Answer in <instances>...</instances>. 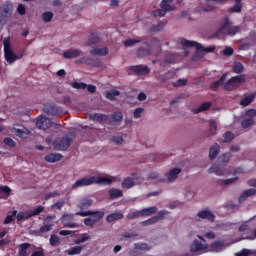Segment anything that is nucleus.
Listing matches in <instances>:
<instances>
[{"label":"nucleus","instance_id":"f257e3e1","mask_svg":"<svg viewBox=\"0 0 256 256\" xmlns=\"http://www.w3.org/2000/svg\"><path fill=\"white\" fill-rule=\"evenodd\" d=\"M97 185H111L113 180L111 178L103 177V176H91V177H84L77 180L73 185L72 189H77V187H87L93 184Z\"/></svg>","mask_w":256,"mask_h":256},{"label":"nucleus","instance_id":"f03ea898","mask_svg":"<svg viewBox=\"0 0 256 256\" xmlns=\"http://www.w3.org/2000/svg\"><path fill=\"white\" fill-rule=\"evenodd\" d=\"M144 45H146V48L140 47L137 50V57L139 59L149 57L151 49H156L159 53L161 51V40L159 38H151L149 41H145Z\"/></svg>","mask_w":256,"mask_h":256},{"label":"nucleus","instance_id":"7ed1b4c3","mask_svg":"<svg viewBox=\"0 0 256 256\" xmlns=\"http://www.w3.org/2000/svg\"><path fill=\"white\" fill-rule=\"evenodd\" d=\"M3 45H4V57L7 63H9V65H13L15 61H18V59H21L25 56V51H21L18 54H15V52H13V48L11 47V42L9 38H5L3 40Z\"/></svg>","mask_w":256,"mask_h":256},{"label":"nucleus","instance_id":"20e7f679","mask_svg":"<svg viewBox=\"0 0 256 256\" xmlns=\"http://www.w3.org/2000/svg\"><path fill=\"white\" fill-rule=\"evenodd\" d=\"M229 35L233 37V35H237V33H241V26H233V22L229 20V18L224 19V23L220 27V29L215 33V37H219L220 35Z\"/></svg>","mask_w":256,"mask_h":256},{"label":"nucleus","instance_id":"39448f33","mask_svg":"<svg viewBox=\"0 0 256 256\" xmlns=\"http://www.w3.org/2000/svg\"><path fill=\"white\" fill-rule=\"evenodd\" d=\"M75 141V134L68 133L65 134L60 140H55L53 142V147L55 151H67Z\"/></svg>","mask_w":256,"mask_h":256},{"label":"nucleus","instance_id":"423d86ee","mask_svg":"<svg viewBox=\"0 0 256 256\" xmlns=\"http://www.w3.org/2000/svg\"><path fill=\"white\" fill-rule=\"evenodd\" d=\"M245 81H247V78L243 74L238 76H233L228 81L224 82L223 90L235 91V89H239V87H241V85H243Z\"/></svg>","mask_w":256,"mask_h":256},{"label":"nucleus","instance_id":"0eeeda50","mask_svg":"<svg viewBox=\"0 0 256 256\" xmlns=\"http://www.w3.org/2000/svg\"><path fill=\"white\" fill-rule=\"evenodd\" d=\"M199 240H193L190 245V253H205V251H209V244H207V240L203 238V236H197Z\"/></svg>","mask_w":256,"mask_h":256},{"label":"nucleus","instance_id":"6e6552de","mask_svg":"<svg viewBox=\"0 0 256 256\" xmlns=\"http://www.w3.org/2000/svg\"><path fill=\"white\" fill-rule=\"evenodd\" d=\"M43 112L46 115H50L52 117H61V115H63V108H61L57 104L51 102V103L44 104Z\"/></svg>","mask_w":256,"mask_h":256},{"label":"nucleus","instance_id":"1a4fd4ad","mask_svg":"<svg viewBox=\"0 0 256 256\" xmlns=\"http://www.w3.org/2000/svg\"><path fill=\"white\" fill-rule=\"evenodd\" d=\"M76 215L79 217H89L92 216V219L94 222H98L101 221V219H103V217H105V212H101V211H80V212H76Z\"/></svg>","mask_w":256,"mask_h":256},{"label":"nucleus","instance_id":"9d476101","mask_svg":"<svg viewBox=\"0 0 256 256\" xmlns=\"http://www.w3.org/2000/svg\"><path fill=\"white\" fill-rule=\"evenodd\" d=\"M208 173H214L218 177H223L224 175H229V169L222 166V164L216 162L208 169Z\"/></svg>","mask_w":256,"mask_h":256},{"label":"nucleus","instance_id":"9b49d317","mask_svg":"<svg viewBox=\"0 0 256 256\" xmlns=\"http://www.w3.org/2000/svg\"><path fill=\"white\" fill-rule=\"evenodd\" d=\"M75 215H77V213H75V214H64L60 219L63 227H69L70 229H73L75 227H79V224L71 222V221H73V219H75Z\"/></svg>","mask_w":256,"mask_h":256},{"label":"nucleus","instance_id":"f8f14e48","mask_svg":"<svg viewBox=\"0 0 256 256\" xmlns=\"http://www.w3.org/2000/svg\"><path fill=\"white\" fill-rule=\"evenodd\" d=\"M36 127L43 130L51 129V127H53V122L47 117L39 116L36 120Z\"/></svg>","mask_w":256,"mask_h":256},{"label":"nucleus","instance_id":"ddd939ff","mask_svg":"<svg viewBox=\"0 0 256 256\" xmlns=\"http://www.w3.org/2000/svg\"><path fill=\"white\" fill-rule=\"evenodd\" d=\"M129 70L135 73V75H149L151 69L147 65L130 66Z\"/></svg>","mask_w":256,"mask_h":256},{"label":"nucleus","instance_id":"4468645a","mask_svg":"<svg viewBox=\"0 0 256 256\" xmlns=\"http://www.w3.org/2000/svg\"><path fill=\"white\" fill-rule=\"evenodd\" d=\"M13 13V10L9 6H3L0 8V25L7 23L8 17Z\"/></svg>","mask_w":256,"mask_h":256},{"label":"nucleus","instance_id":"2eb2a0df","mask_svg":"<svg viewBox=\"0 0 256 256\" xmlns=\"http://www.w3.org/2000/svg\"><path fill=\"white\" fill-rule=\"evenodd\" d=\"M255 195H256V190L254 188L244 190L238 198V203L240 204L245 203V201H247L249 197H255Z\"/></svg>","mask_w":256,"mask_h":256},{"label":"nucleus","instance_id":"dca6fc26","mask_svg":"<svg viewBox=\"0 0 256 256\" xmlns=\"http://www.w3.org/2000/svg\"><path fill=\"white\" fill-rule=\"evenodd\" d=\"M232 157H233V154L231 152H225L218 157L216 163H219L223 167H227Z\"/></svg>","mask_w":256,"mask_h":256},{"label":"nucleus","instance_id":"f3484780","mask_svg":"<svg viewBox=\"0 0 256 256\" xmlns=\"http://www.w3.org/2000/svg\"><path fill=\"white\" fill-rule=\"evenodd\" d=\"M221 153V146L218 143L213 144L209 149V159L210 161H215L217 155Z\"/></svg>","mask_w":256,"mask_h":256},{"label":"nucleus","instance_id":"a211bd4d","mask_svg":"<svg viewBox=\"0 0 256 256\" xmlns=\"http://www.w3.org/2000/svg\"><path fill=\"white\" fill-rule=\"evenodd\" d=\"M43 211H45V207L37 206L34 210L23 212V217L24 219H29L31 217L39 215L40 213H43Z\"/></svg>","mask_w":256,"mask_h":256},{"label":"nucleus","instance_id":"6ab92c4d","mask_svg":"<svg viewBox=\"0 0 256 256\" xmlns=\"http://www.w3.org/2000/svg\"><path fill=\"white\" fill-rule=\"evenodd\" d=\"M81 55H83V52L79 49H69L63 53L64 59H76V57H81Z\"/></svg>","mask_w":256,"mask_h":256},{"label":"nucleus","instance_id":"aec40b11","mask_svg":"<svg viewBox=\"0 0 256 256\" xmlns=\"http://www.w3.org/2000/svg\"><path fill=\"white\" fill-rule=\"evenodd\" d=\"M181 45H182V47H196L197 53H199L201 51V49L203 50V45H201L195 41H191V40H187V39H182Z\"/></svg>","mask_w":256,"mask_h":256},{"label":"nucleus","instance_id":"412c9836","mask_svg":"<svg viewBox=\"0 0 256 256\" xmlns=\"http://www.w3.org/2000/svg\"><path fill=\"white\" fill-rule=\"evenodd\" d=\"M227 79V73H224L219 80L214 81L211 85H210V89L212 91H217V89H219V87H223L225 81Z\"/></svg>","mask_w":256,"mask_h":256},{"label":"nucleus","instance_id":"4be33fe9","mask_svg":"<svg viewBox=\"0 0 256 256\" xmlns=\"http://www.w3.org/2000/svg\"><path fill=\"white\" fill-rule=\"evenodd\" d=\"M225 248V242L223 241H216L213 242L210 246H209V251H212L214 253H219V251H223V249Z\"/></svg>","mask_w":256,"mask_h":256},{"label":"nucleus","instance_id":"5701e85b","mask_svg":"<svg viewBox=\"0 0 256 256\" xmlns=\"http://www.w3.org/2000/svg\"><path fill=\"white\" fill-rule=\"evenodd\" d=\"M197 216L200 219H207L211 223H213V221H215V214L212 212H209L208 210H202V211L198 212Z\"/></svg>","mask_w":256,"mask_h":256},{"label":"nucleus","instance_id":"b1692460","mask_svg":"<svg viewBox=\"0 0 256 256\" xmlns=\"http://www.w3.org/2000/svg\"><path fill=\"white\" fill-rule=\"evenodd\" d=\"M179 173H181V168L171 169L166 175L168 183H173L179 177Z\"/></svg>","mask_w":256,"mask_h":256},{"label":"nucleus","instance_id":"393cba45","mask_svg":"<svg viewBox=\"0 0 256 256\" xmlns=\"http://www.w3.org/2000/svg\"><path fill=\"white\" fill-rule=\"evenodd\" d=\"M44 159L47 163H57V161H61V159H63V155L59 153H52L46 155Z\"/></svg>","mask_w":256,"mask_h":256},{"label":"nucleus","instance_id":"a878e982","mask_svg":"<svg viewBox=\"0 0 256 256\" xmlns=\"http://www.w3.org/2000/svg\"><path fill=\"white\" fill-rule=\"evenodd\" d=\"M90 55H100V57H105L106 55H109V48H92L90 50Z\"/></svg>","mask_w":256,"mask_h":256},{"label":"nucleus","instance_id":"bb28decb","mask_svg":"<svg viewBox=\"0 0 256 256\" xmlns=\"http://www.w3.org/2000/svg\"><path fill=\"white\" fill-rule=\"evenodd\" d=\"M93 205V199L91 198H84L80 200L78 204V209H81V211H84L85 209H89Z\"/></svg>","mask_w":256,"mask_h":256},{"label":"nucleus","instance_id":"cd10ccee","mask_svg":"<svg viewBox=\"0 0 256 256\" xmlns=\"http://www.w3.org/2000/svg\"><path fill=\"white\" fill-rule=\"evenodd\" d=\"M123 213L121 212H114L112 214H109L106 217V221L107 223H113V221H121V219H123Z\"/></svg>","mask_w":256,"mask_h":256},{"label":"nucleus","instance_id":"c85d7f7f","mask_svg":"<svg viewBox=\"0 0 256 256\" xmlns=\"http://www.w3.org/2000/svg\"><path fill=\"white\" fill-rule=\"evenodd\" d=\"M86 65H89L90 67H101L103 63L99 58L86 57Z\"/></svg>","mask_w":256,"mask_h":256},{"label":"nucleus","instance_id":"c756f323","mask_svg":"<svg viewBox=\"0 0 256 256\" xmlns=\"http://www.w3.org/2000/svg\"><path fill=\"white\" fill-rule=\"evenodd\" d=\"M53 229V225L52 224H45L41 226L39 228V230H36L35 235H37V237H41L43 235V233H49V231H51Z\"/></svg>","mask_w":256,"mask_h":256},{"label":"nucleus","instance_id":"7c9ffc66","mask_svg":"<svg viewBox=\"0 0 256 256\" xmlns=\"http://www.w3.org/2000/svg\"><path fill=\"white\" fill-rule=\"evenodd\" d=\"M155 213H157V206H152L141 210L142 217H151V215H155Z\"/></svg>","mask_w":256,"mask_h":256},{"label":"nucleus","instance_id":"2f4dec72","mask_svg":"<svg viewBox=\"0 0 256 256\" xmlns=\"http://www.w3.org/2000/svg\"><path fill=\"white\" fill-rule=\"evenodd\" d=\"M91 119L98 123H103V121H107L109 119V116L107 114L94 113L91 115Z\"/></svg>","mask_w":256,"mask_h":256},{"label":"nucleus","instance_id":"473e14b6","mask_svg":"<svg viewBox=\"0 0 256 256\" xmlns=\"http://www.w3.org/2000/svg\"><path fill=\"white\" fill-rule=\"evenodd\" d=\"M210 107H211V102H204L200 105L199 108L192 109V112L194 113V115H197L199 113H202V111H207L208 109H210Z\"/></svg>","mask_w":256,"mask_h":256},{"label":"nucleus","instance_id":"72a5a7b5","mask_svg":"<svg viewBox=\"0 0 256 256\" xmlns=\"http://www.w3.org/2000/svg\"><path fill=\"white\" fill-rule=\"evenodd\" d=\"M236 181H239V177L229 178L226 180L218 179V180H216V183L218 185H224L225 187H227V185H233V183H236Z\"/></svg>","mask_w":256,"mask_h":256},{"label":"nucleus","instance_id":"f704fd0d","mask_svg":"<svg viewBox=\"0 0 256 256\" xmlns=\"http://www.w3.org/2000/svg\"><path fill=\"white\" fill-rule=\"evenodd\" d=\"M119 95H121L119 90H109L105 92V97L109 99V101H115V97H119Z\"/></svg>","mask_w":256,"mask_h":256},{"label":"nucleus","instance_id":"c9c22d12","mask_svg":"<svg viewBox=\"0 0 256 256\" xmlns=\"http://www.w3.org/2000/svg\"><path fill=\"white\" fill-rule=\"evenodd\" d=\"M135 187V181L131 177H126L122 182V189H131Z\"/></svg>","mask_w":256,"mask_h":256},{"label":"nucleus","instance_id":"e433bc0d","mask_svg":"<svg viewBox=\"0 0 256 256\" xmlns=\"http://www.w3.org/2000/svg\"><path fill=\"white\" fill-rule=\"evenodd\" d=\"M81 251H83V246H75L65 251L66 255H81Z\"/></svg>","mask_w":256,"mask_h":256},{"label":"nucleus","instance_id":"4c0bfd02","mask_svg":"<svg viewBox=\"0 0 256 256\" xmlns=\"http://www.w3.org/2000/svg\"><path fill=\"white\" fill-rule=\"evenodd\" d=\"M254 100H255V94H251L249 96L244 97L240 101V105H242V107H247L248 105H251V103H253Z\"/></svg>","mask_w":256,"mask_h":256},{"label":"nucleus","instance_id":"58836bf2","mask_svg":"<svg viewBox=\"0 0 256 256\" xmlns=\"http://www.w3.org/2000/svg\"><path fill=\"white\" fill-rule=\"evenodd\" d=\"M233 73H237V75H241L243 71H245V66L241 62H235L232 66Z\"/></svg>","mask_w":256,"mask_h":256},{"label":"nucleus","instance_id":"ea45409f","mask_svg":"<svg viewBox=\"0 0 256 256\" xmlns=\"http://www.w3.org/2000/svg\"><path fill=\"white\" fill-rule=\"evenodd\" d=\"M147 180L156 181L157 183H165V178H159V174L157 172H151L148 175Z\"/></svg>","mask_w":256,"mask_h":256},{"label":"nucleus","instance_id":"a19ab883","mask_svg":"<svg viewBox=\"0 0 256 256\" xmlns=\"http://www.w3.org/2000/svg\"><path fill=\"white\" fill-rule=\"evenodd\" d=\"M255 125V119L253 118H245L241 122L242 129H249V127H253Z\"/></svg>","mask_w":256,"mask_h":256},{"label":"nucleus","instance_id":"79ce46f5","mask_svg":"<svg viewBox=\"0 0 256 256\" xmlns=\"http://www.w3.org/2000/svg\"><path fill=\"white\" fill-rule=\"evenodd\" d=\"M173 75L174 74L172 72H166L165 74L156 76V79L161 83H165V81H169L170 79H173Z\"/></svg>","mask_w":256,"mask_h":256},{"label":"nucleus","instance_id":"37998d69","mask_svg":"<svg viewBox=\"0 0 256 256\" xmlns=\"http://www.w3.org/2000/svg\"><path fill=\"white\" fill-rule=\"evenodd\" d=\"M165 29V23L159 22L158 24H154L150 27V33H159V31H163Z\"/></svg>","mask_w":256,"mask_h":256},{"label":"nucleus","instance_id":"c03bdc74","mask_svg":"<svg viewBox=\"0 0 256 256\" xmlns=\"http://www.w3.org/2000/svg\"><path fill=\"white\" fill-rule=\"evenodd\" d=\"M235 139V134L231 131H226L223 134V140L222 143H231Z\"/></svg>","mask_w":256,"mask_h":256},{"label":"nucleus","instance_id":"a18cd8bd","mask_svg":"<svg viewBox=\"0 0 256 256\" xmlns=\"http://www.w3.org/2000/svg\"><path fill=\"white\" fill-rule=\"evenodd\" d=\"M136 249H138L141 253V251H151L153 249L152 246H150L147 243H135Z\"/></svg>","mask_w":256,"mask_h":256},{"label":"nucleus","instance_id":"49530a36","mask_svg":"<svg viewBox=\"0 0 256 256\" xmlns=\"http://www.w3.org/2000/svg\"><path fill=\"white\" fill-rule=\"evenodd\" d=\"M160 7H161V9L166 10V12L175 11V6L171 5V3H169V2H167L165 0L161 1Z\"/></svg>","mask_w":256,"mask_h":256},{"label":"nucleus","instance_id":"de8ad7c7","mask_svg":"<svg viewBox=\"0 0 256 256\" xmlns=\"http://www.w3.org/2000/svg\"><path fill=\"white\" fill-rule=\"evenodd\" d=\"M97 43H99V36L95 33H91L86 45L90 46V45H95Z\"/></svg>","mask_w":256,"mask_h":256},{"label":"nucleus","instance_id":"09e8293b","mask_svg":"<svg viewBox=\"0 0 256 256\" xmlns=\"http://www.w3.org/2000/svg\"><path fill=\"white\" fill-rule=\"evenodd\" d=\"M89 239H91V236H89L87 233H84L81 234L80 237L74 241V243L75 245H81V243H85V241H89Z\"/></svg>","mask_w":256,"mask_h":256},{"label":"nucleus","instance_id":"8fccbe9b","mask_svg":"<svg viewBox=\"0 0 256 256\" xmlns=\"http://www.w3.org/2000/svg\"><path fill=\"white\" fill-rule=\"evenodd\" d=\"M29 247H31V244L29 243H23L20 244L19 246V255L20 256H27V249H29Z\"/></svg>","mask_w":256,"mask_h":256},{"label":"nucleus","instance_id":"3c124183","mask_svg":"<svg viewBox=\"0 0 256 256\" xmlns=\"http://www.w3.org/2000/svg\"><path fill=\"white\" fill-rule=\"evenodd\" d=\"M109 193L111 199H119V197H123V191L119 189H111Z\"/></svg>","mask_w":256,"mask_h":256},{"label":"nucleus","instance_id":"603ef678","mask_svg":"<svg viewBox=\"0 0 256 256\" xmlns=\"http://www.w3.org/2000/svg\"><path fill=\"white\" fill-rule=\"evenodd\" d=\"M14 133L17 137H20L21 139L25 138L26 135H29V130H21L19 128H14Z\"/></svg>","mask_w":256,"mask_h":256},{"label":"nucleus","instance_id":"864d4df0","mask_svg":"<svg viewBox=\"0 0 256 256\" xmlns=\"http://www.w3.org/2000/svg\"><path fill=\"white\" fill-rule=\"evenodd\" d=\"M209 133L210 135H217V122L215 120H210L209 121Z\"/></svg>","mask_w":256,"mask_h":256},{"label":"nucleus","instance_id":"5fc2aeb1","mask_svg":"<svg viewBox=\"0 0 256 256\" xmlns=\"http://www.w3.org/2000/svg\"><path fill=\"white\" fill-rule=\"evenodd\" d=\"M112 121L115 123H121L123 121V113L122 112H115L111 115Z\"/></svg>","mask_w":256,"mask_h":256},{"label":"nucleus","instance_id":"6e6d98bb","mask_svg":"<svg viewBox=\"0 0 256 256\" xmlns=\"http://www.w3.org/2000/svg\"><path fill=\"white\" fill-rule=\"evenodd\" d=\"M139 217H143L141 211H135L128 213L126 219H128V221H131L133 219H139Z\"/></svg>","mask_w":256,"mask_h":256},{"label":"nucleus","instance_id":"4d7b16f0","mask_svg":"<svg viewBox=\"0 0 256 256\" xmlns=\"http://www.w3.org/2000/svg\"><path fill=\"white\" fill-rule=\"evenodd\" d=\"M42 19L44 23H51V21H53V12H44L42 14Z\"/></svg>","mask_w":256,"mask_h":256},{"label":"nucleus","instance_id":"13d9d810","mask_svg":"<svg viewBox=\"0 0 256 256\" xmlns=\"http://www.w3.org/2000/svg\"><path fill=\"white\" fill-rule=\"evenodd\" d=\"M137 43H141V40L130 38L124 41V46L133 47V45H137Z\"/></svg>","mask_w":256,"mask_h":256},{"label":"nucleus","instance_id":"bf43d9fd","mask_svg":"<svg viewBox=\"0 0 256 256\" xmlns=\"http://www.w3.org/2000/svg\"><path fill=\"white\" fill-rule=\"evenodd\" d=\"M169 215V211L167 210H162V211H159L157 213L156 216H154L156 218V221H162V219H165V217Z\"/></svg>","mask_w":256,"mask_h":256},{"label":"nucleus","instance_id":"052dcab7","mask_svg":"<svg viewBox=\"0 0 256 256\" xmlns=\"http://www.w3.org/2000/svg\"><path fill=\"white\" fill-rule=\"evenodd\" d=\"M166 14H167V10L164 8H160L153 11L154 17H165Z\"/></svg>","mask_w":256,"mask_h":256},{"label":"nucleus","instance_id":"680f3d73","mask_svg":"<svg viewBox=\"0 0 256 256\" xmlns=\"http://www.w3.org/2000/svg\"><path fill=\"white\" fill-rule=\"evenodd\" d=\"M50 245L52 247H57L59 245V236L52 234L50 236Z\"/></svg>","mask_w":256,"mask_h":256},{"label":"nucleus","instance_id":"e2e57ef3","mask_svg":"<svg viewBox=\"0 0 256 256\" xmlns=\"http://www.w3.org/2000/svg\"><path fill=\"white\" fill-rule=\"evenodd\" d=\"M157 223V218L155 216L149 218L148 220H145L142 222L143 227H147L149 225H155Z\"/></svg>","mask_w":256,"mask_h":256},{"label":"nucleus","instance_id":"0e129e2a","mask_svg":"<svg viewBox=\"0 0 256 256\" xmlns=\"http://www.w3.org/2000/svg\"><path fill=\"white\" fill-rule=\"evenodd\" d=\"M71 87H73V89H87V84L83 82H73Z\"/></svg>","mask_w":256,"mask_h":256},{"label":"nucleus","instance_id":"69168bd1","mask_svg":"<svg viewBox=\"0 0 256 256\" xmlns=\"http://www.w3.org/2000/svg\"><path fill=\"white\" fill-rule=\"evenodd\" d=\"M187 83H188L187 79H179L173 83V86L174 87H185V85H187Z\"/></svg>","mask_w":256,"mask_h":256},{"label":"nucleus","instance_id":"338daca9","mask_svg":"<svg viewBox=\"0 0 256 256\" xmlns=\"http://www.w3.org/2000/svg\"><path fill=\"white\" fill-rule=\"evenodd\" d=\"M245 116L248 117V119H255L256 109H248L245 113Z\"/></svg>","mask_w":256,"mask_h":256},{"label":"nucleus","instance_id":"774afa93","mask_svg":"<svg viewBox=\"0 0 256 256\" xmlns=\"http://www.w3.org/2000/svg\"><path fill=\"white\" fill-rule=\"evenodd\" d=\"M251 255V250L243 249L241 252L235 254V256H249Z\"/></svg>","mask_w":256,"mask_h":256}]
</instances>
